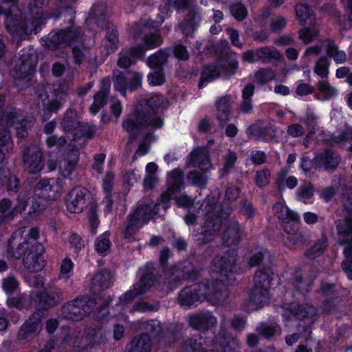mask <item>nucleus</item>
I'll return each mask as SVG.
<instances>
[{
    "label": "nucleus",
    "mask_w": 352,
    "mask_h": 352,
    "mask_svg": "<svg viewBox=\"0 0 352 352\" xmlns=\"http://www.w3.org/2000/svg\"><path fill=\"white\" fill-rule=\"evenodd\" d=\"M47 0H31L28 6V12H23V40L25 36L39 33L45 25L47 21L53 19L54 21L59 20L62 16L69 15V21L72 22L76 12L70 6H63L52 11L47 12L43 9Z\"/></svg>",
    "instance_id": "1"
},
{
    "label": "nucleus",
    "mask_w": 352,
    "mask_h": 352,
    "mask_svg": "<svg viewBox=\"0 0 352 352\" xmlns=\"http://www.w3.org/2000/svg\"><path fill=\"white\" fill-rule=\"evenodd\" d=\"M223 289L218 281L210 280L186 285L178 294L177 303L185 309L197 307L204 300L212 303H219L222 300Z\"/></svg>",
    "instance_id": "2"
},
{
    "label": "nucleus",
    "mask_w": 352,
    "mask_h": 352,
    "mask_svg": "<svg viewBox=\"0 0 352 352\" xmlns=\"http://www.w3.org/2000/svg\"><path fill=\"white\" fill-rule=\"evenodd\" d=\"M204 208L205 221L195 234V241L199 245H204L212 241L216 233L220 230L223 221L228 217L222 206L219 205L217 200L214 198L212 201L207 199Z\"/></svg>",
    "instance_id": "3"
},
{
    "label": "nucleus",
    "mask_w": 352,
    "mask_h": 352,
    "mask_svg": "<svg viewBox=\"0 0 352 352\" xmlns=\"http://www.w3.org/2000/svg\"><path fill=\"white\" fill-rule=\"evenodd\" d=\"M155 22L152 20L147 21L144 24L134 23L129 29V34L135 42H140L133 45L132 53L138 56H142L144 59L146 52L160 46L163 38L160 32L157 30L146 32V28H158L163 22Z\"/></svg>",
    "instance_id": "4"
},
{
    "label": "nucleus",
    "mask_w": 352,
    "mask_h": 352,
    "mask_svg": "<svg viewBox=\"0 0 352 352\" xmlns=\"http://www.w3.org/2000/svg\"><path fill=\"white\" fill-rule=\"evenodd\" d=\"M206 258L201 254L191 252L184 261L170 266L168 275L171 276L170 283L175 285L183 284L184 281L197 280L204 270Z\"/></svg>",
    "instance_id": "5"
},
{
    "label": "nucleus",
    "mask_w": 352,
    "mask_h": 352,
    "mask_svg": "<svg viewBox=\"0 0 352 352\" xmlns=\"http://www.w3.org/2000/svg\"><path fill=\"white\" fill-rule=\"evenodd\" d=\"M62 17L65 22H67L68 26L63 29L53 30L40 40L41 45L49 50H57L82 41L83 33L81 28L74 25L76 16L74 17L72 22L69 21V15H67L66 18L65 16Z\"/></svg>",
    "instance_id": "6"
},
{
    "label": "nucleus",
    "mask_w": 352,
    "mask_h": 352,
    "mask_svg": "<svg viewBox=\"0 0 352 352\" xmlns=\"http://www.w3.org/2000/svg\"><path fill=\"white\" fill-rule=\"evenodd\" d=\"M40 237V231L38 227H32L28 233L23 237V246H27L23 250V267L32 270H41L46 265L44 258L45 249L42 243L38 242Z\"/></svg>",
    "instance_id": "7"
},
{
    "label": "nucleus",
    "mask_w": 352,
    "mask_h": 352,
    "mask_svg": "<svg viewBox=\"0 0 352 352\" xmlns=\"http://www.w3.org/2000/svg\"><path fill=\"white\" fill-rule=\"evenodd\" d=\"M238 258V252L236 249H229L219 259H217L214 267L219 277L210 282L218 281V285L232 286L236 282L235 276L236 265Z\"/></svg>",
    "instance_id": "8"
},
{
    "label": "nucleus",
    "mask_w": 352,
    "mask_h": 352,
    "mask_svg": "<svg viewBox=\"0 0 352 352\" xmlns=\"http://www.w3.org/2000/svg\"><path fill=\"white\" fill-rule=\"evenodd\" d=\"M153 210L150 204H142L130 214L126 219V225L123 231L124 239H132L153 218Z\"/></svg>",
    "instance_id": "9"
},
{
    "label": "nucleus",
    "mask_w": 352,
    "mask_h": 352,
    "mask_svg": "<svg viewBox=\"0 0 352 352\" xmlns=\"http://www.w3.org/2000/svg\"><path fill=\"white\" fill-rule=\"evenodd\" d=\"M97 304L95 298L78 296L63 306V313L68 320L80 321L94 311Z\"/></svg>",
    "instance_id": "10"
},
{
    "label": "nucleus",
    "mask_w": 352,
    "mask_h": 352,
    "mask_svg": "<svg viewBox=\"0 0 352 352\" xmlns=\"http://www.w3.org/2000/svg\"><path fill=\"white\" fill-rule=\"evenodd\" d=\"M107 337L100 324L87 327L84 329L81 336H75L73 346L78 352H84L88 349L105 344Z\"/></svg>",
    "instance_id": "11"
},
{
    "label": "nucleus",
    "mask_w": 352,
    "mask_h": 352,
    "mask_svg": "<svg viewBox=\"0 0 352 352\" xmlns=\"http://www.w3.org/2000/svg\"><path fill=\"white\" fill-rule=\"evenodd\" d=\"M296 320H298V331L308 339L312 333L313 325L316 320V309L308 303L298 304L291 309Z\"/></svg>",
    "instance_id": "12"
},
{
    "label": "nucleus",
    "mask_w": 352,
    "mask_h": 352,
    "mask_svg": "<svg viewBox=\"0 0 352 352\" xmlns=\"http://www.w3.org/2000/svg\"><path fill=\"white\" fill-rule=\"evenodd\" d=\"M143 75L138 72L127 70L114 74L113 86L121 96H125L127 91H135L142 87Z\"/></svg>",
    "instance_id": "13"
},
{
    "label": "nucleus",
    "mask_w": 352,
    "mask_h": 352,
    "mask_svg": "<svg viewBox=\"0 0 352 352\" xmlns=\"http://www.w3.org/2000/svg\"><path fill=\"white\" fill-rule=\"evenodd\" d=\"M145 112L140 108L135 107L133 113L129 114L122 122V126L129 135V139L133 141L148 129V120Z\"/></svg>",
    "instance_id": "14"
},
{
    "label": "nucleus",
    "mask_w": 352,
    "mask_h": 352,
    "mask_svg": "<svg viewBox=\"0 0 352 352\" xmlns=\"http://www.w3.org/2000/svg\"><path fill=\"white\" fill-rule=\"evenodd\" d=\"M138 273L139 280L135 285L143 294L148 292L160 281V275L156 264L153 261L146 263L143 267L138 269Z\"/></svg>",
    "instance_id": "15"
},
{
    "label": "nucleus",
    "mask_w": 352,
    "mask_h": 352,
    "mask_svg": "<svg viewBox=\"0 0 352 352\" xmlns=\"http://www.w3.org/2000/svg\"><path fill=\"white\" fill-rule=\"evenodd\" d=\"M280 53L268 46L250 49L242 54V60L248 63L260 62L263 64L271 63L280 58Z\"/></svg>",
    "instance_id": "16"
},
{
    "label": "nucleus",
    "mask_w": 352,
    "mask_h": 352,
    "mask_svg": "<svg viewBox=\"0 0 352 352\" xmlns=\"http://www.w3.org/2000/svg\"><path fill=\"white\" fill-rule=\"evenodd\" d=\"M62 296L60 289L52 287L37 292L36 294L35 305L37 311H47L56 306Z\"/></svg>",
    "instance_id": "17"
},
{
    "label": "nucleus",
    "mask_w": 352,
    "mask_h": 352,
    "mask_svg": "<svg viewBox=\"0 0 352 352\" xmlns=\"http://www.w3.org/2000/svg\"><path fill=\"white\" fill-rule=\"evenodd\" d=\"M111 273L104 269L95 274L91 280L90 292L92 298L98 301L104 296V292L112 285Z\"/></svg>",
    "instance_id": "18"
},
{
    "label": "nucleus",
    "mask_w": 352,
    "mask_h": 352,
    "mask_svg": "<svg viewBox=\"0 0 352 352\" xmlns=\"http://www.w3.org/2000/svg\"><path fill=\"white\" fill-rule=\"evenodd\" d=\"M87 190L82 187L74 188L65 199L67 210L70 213H80L85 208Z\"/></svg>",
    "instance_id": "19"
},
{
    "label": "nucleus",
    "mask_w": 352,
    "mask_h": 352,
    "mask_svg": "<svg viewBox=\"0 0 352 352\" xmlns=\"http://www.w3.org/2000/svg\"><path fill=\"white\" fill-rule=\"evenodd\" d=\"M246 133L250 138L261 142H270L276 137L274 126L262 122L250 124L246 130Z\"/></svg>",
    "instance_id": "20"
},
{
    "label": "nucleus",
    "mask_w": 352,
    "mask_h": 352,
    "mask_svg": "<svg viewBox=\"0 0 352 352\" xmlns=\"http://www.w3.org/2000/svg\"><path fill=\"white\" fill-rule=\"evenodd\" d=\"M340 155L338 153L329 148L316 153L314 156L316 168H323L325 170H336L340 164Z\"/></svg>",
    "instance_id": "21"
},
{
    "label": "nucleus",
    "mask_w": 352,
    "mask_h": 352,
    "mask_svg": "<svg viewBox=\"0 0 352 352\" xmlns=\"http://www.w3.org/2000/svg\"><path fill=\"white\" fill-rule=\"evenodd\" d=\"M217 322L216 317L210 311H200L189 317V325L195 330L208 331L214 327Z\"/></svg>",
    "instance_id": "22"
},
{
    "label": "nucleus",
    "mask_w": 352,
    "mask_h": 352,
    "mask_svg": "<svg viewBox=\"0 0 352 352\" xmlns=\"http://www.w3.org/2000/svg\"><path fill=\"white\" fill-rule=\"evenodd\" d=\"M280 279L270 268L257 270L254 276V285L261 289H270L274 288L279 284Z\"/></svg>",
    "instance_id": "23"
},
{
    "label": "nucleus",
    "mask_w": 352,
    "mask_h": 352,
    "mask_svg": "<svg viewBox=\"0 0 352 352\" xmlns=\"http://www.w3.org/2000/svg\"><path fill=\"white\" fill-rule=\"evenodd\" d=\"M30 148L23 146V166L29 164L30 173H38L45 166V160L42 152L38 148H34V151L30 154Z\"/></svg>",
    "instance_id": "24"
},
{
    "label": "nucleus",
    "mask_w": 352,
    "mask_h": 352,
    "mask_svg": "<svg viewBox=\"0 0 352 352\" xmlns=\"http://www.w3.org/2000/svg\"><path fill=\"white\" fill-rule=\"evenodd\" d=\"M315 279V275L305 277L300 271L295 270L292 274V285L296 292L306 296L311 292Z\"/></svg>",
    "instance_id": "25"
},
{
    "label": "nucleus",
    "mask_w": 352,
    "mask_h": 352,
    "mask_svg": "<svg viewBox=\"0 0 352 352\" xmlns=\"http://www.w3.org/2000/svg\"><path fill=\"white\" fill-rule=\"evenodd\" d=\"M221 74L222 73L217 60L215 63L204 65L200 73L198 88L199 89L204 88L209 82L219 78Z\"/></svg>",
    "instance_id": "26"
},
{
    "label": "nucleus",
    "mask_w": 352,
    "mask_h": 352,
    "mask_svg": "<svg viewBox=\"0 0 352 352\" xmlns=\"http://www.w3.org/2000/svg\"><path fill=\"white\" fill-rule=\"evenodd\" d=\"M31 204L28 208L27 214L23 216V221L28 223L34 221L42 215L43 212L47 207L48 203L45 199L39 198V197L32 196L29 199Z\"/></svg>",
    "instance_id": "27"
},
{
    "label": "nucleus",
    "mask_w": 352,
    "mask_h": 352,
    "mask_svg": "<svg viewBox=\"0 0 352 352\" xmlns=\"http://www.w3.org/2000/svg\"><path fill=\"white\" fill-rule=\"evenodd\" d=\"M222 242L227 247L237 245L241 239L240 225L238 222L228 224L222 233Z\"/></svg>",
    "instance_id": "28"
},
{
    "label": "nucleus",
    "mask_w": 352,
    "mask_h": 352,
    "mask_svg": "<svg viewBox=\"0 0 352 352\" xmlns=\"http://www.w3.org/2000/svg\"><path fill=\"white\" fill-rule=\"evenodd\" d=\"M185 175L183 170L175 168L167 174V185L168 191L172 192H179L185 189Z\"/></svg>",
    "instance_id": "29"
},
{
    "label": "nucleus",
    "mask_w": 352,
    "mask_h": 352,
    "mask_svg": "<svg viewBox=\"0 0 352 352\" xmlns=\"http://www.w3.org/2000/svg\"><path fill=\"white\" fill-rule=\"evenodd\" d=\"M88 20L95 23L98 27L103 28L108 21L107 8L102 3H94L89 13Z\"/></svg>",
    "instance_id": "30"
},
{
    "label": "nucleus",
    "mask_w": 352,
    "mask_h": 352,
    "mask_svg": "<svg viewBox=\"0 0 352 352\" xmlns=\"http://www.w3.org/2000/svg\"><path fill=\"white\" fill-rule=\"evenodd\" d=\"M288 172L289 170L287 168H283L277 175L275 184L277 191L280 194H283L286 188L292 190L298 185V179L295 176H289L287 177Z\"/></svg>",
    "instance_id": "31"
},
{
    "label": "nucleus",
    "mask_w": 352,
    "mask_h": 352,
    "mask_svg": "<svg viewBox=\"0 0 352 352\" xmlns=\"http://www.w3.org/2000/svg\"><path fill=\"white\" fill-rule=\"evenodd\" d=\"M128 352H150L151 349V339L147 333H141L135 337L126 346Z\"/></svg>",
    "instance_id": "32"
},
{
    "label": "nucleus",
    "mask_w": 352,
    "mask_h": 352,
    "mask_svg": "<svg viewBox=\"0 0 352 352\" xmlns=\"http://www.w3.org/2000/svg\"><path fill=\"white\" fill-rule=\"evenodd\" d=\"M105 29L104 45L108 52H115L119 45V34L118 30L113 23H108L104 26Z\"/></svg>",
    "instance_id": "33"
},
{
    "label": "nucleus",
    "mask_w": 352,
    "mask_h": 352,
    "mask_svg": "<svg viewBox=\"0 0 352 352\" xmlns=\"http://www.w3.org/2000/svg\"><path fill=\"white\" fill-rule=\"evenodd\" d=\"M217 118L221 125L226 124L231 119L230 100L228 96L220 98L215 104Z\"/></svg>",
    "instance_id": "34"
},
{
    "label": "nucleus",
    "mask_w": 352,
    "mask_h": 352,
    "mask_svg": "<svg viewBox=\"0 0 352 352\" xmlns=\"http://www.w3.org/2000/svg\"><path fill=\"white\" fill-rule=\"evenodd\" d=\"M328 248V239L325 234L322 233L321 237L316 241L304 255L310 260H314L322 256Z\"/></svg>",
    "instance_id": "35"
},
{
    "label": "nucleus",
    "mask_w": 352,
    "mask_h": 352,
    "mask_svg": "<svg viewBox=\"0 0 352 352\" xmlns=\"http://www.w3.org/2000/svg\"><path fill=\"white\" fill-rule=\"evenodd\" d=\"M344 211L346 215L344 219H338L336 221V227L337 234L343 236V242L346 243L344 237L347 236L349 234H352V208L344 206Z\"/></svg>",
    "instance_id": "36"
},
{
    "label": "nucleus",
    "mask_w": 352,
    "mask_h": 352,
    "mask_svg": "<svg viewBox=\"0 0 352 352\" xmlns=\"http://www.w3.org/2000/svg\"><path fill=\"white\" fill-rule=\"evenodd\" d=\"M186 179L190 186L204 190L207 188L209 177L206 170L194 169L187 173Z\"/></svg>",
    "instance_id": "37"
},
{
    "label": "nucleus",
    "mask_w": 352,
    "mask_h": 352,
    "mask_svg": "<svg viewBox=\"0 0 352 352\" xmlns=\"http://www.w3.org/2000/svg\"><path fill=\"white\" fill-rule=\"evenodd\" d=\"M217 60L222 74L230 76L236 74L239 68V62L235 57L227 54L219 56Z\"/></svg>",
    "instance_id": "38"
},
{
    "label": "nucleus",
    "mask_w": 352,
    "mask_h": 352,
    "mask_svg": "<svg viewBox=\"0 0 352 352\" xmlns=\"http://www.w3.org/2000/svg\"><path fill=\"white\" fill-rule=\"evenodd\" d=\"M60 126L65 132L69 133L76 131L80 126L76 110L68 109L64 113Z\"/></svg>",
    "instance_id": "39"
},
{
    "label": "nucleus",
    "mask_w": 352,
    "mask_h": 352,
    "mask_svg": "<svg viewBox=\"0 0 352 352\" xmlns=\"http://www.w3.org/2000/svg\"><path fill=\"white\" fill-rule=\"evenodd\" d=\"M52 188L50 179H41L34 188V196L39 197V198L45 199V202L48 203L49 201L54 199L55 197V192Z\"/></svg>",
    "instance_id": "40"
},
{
    "label": "nucleus",
    "mask_w": 352,
    "mask_h": 352,
    "mask_svg": "<svg viewBox=\"0 0 352 352\" xmlns=\"http://www.w3.org/2000/svg\"><path fill=\"white\" fill-rule=\"evenodd\" d=\"M296 19L301 25L312 24L316 20V15L311 8L305 3H298L295 6Z\"/></svg>",
    "instance_id": "41"
},
{
    "label": "nucleus",
    "mask_w": 352,
    "mask_h": 352,
    "mask_svg": "<svg viewBox=\"0 0 352 352\" xmlns=\"http://www.w3.org/2000/svg\"><path fill=\"white\" fill-rule=\"evenodd\" d=\"M133 45L126 49L123 53L120 52L118 55L117 65L121 68L126 69L131 66L135 65L138 60H143L142 56H138L132 53Z\"/></svg>",
    "instance_id": "42"
},
{
    "label": "nucleus",
    "mask_w": 352,
    "mask_h": 352,
    "mask_svg": "<svg viewBox=\"0 0 352 352\" xmlns=\"http://www.w3.org/2000/svg\"><path fill=\"white\" fill-rule=\"evenodd\" d=\"M167 59L168 54L160 49L148 57L146 65L151 69H164Z\"/></svg>",
    "instance_id": "43"
},
{
    "label": "nucleus",
    "mask_w": 352,
    "mask_h": 352,
    "mask_svg": "<svg viewBox=\"0 0 352 352\" xmlns=\"http://www.w3.org/2000/svg\"><path fill=\"white\" fill-rule=\"evenodd\" d=\"M269 300L270 291L267 289H261L260 287L254 285L250 294V300L251 302L263 307Z\"/></svg>",
    "instance_id": "44"
},
{
    "label": "nucleus",
    "mask_w": 352,
    "mask_h": 352,
    "mask_svg": "<svg viewBox=\"0 0 352 352\" xmlns=\"http://www.w3.org/2000/svg\"><path fill=\"white\" fill-rule=\"evenodd\" d=\"M23 267L28 271V274H25L23 271V281L30 287L43 288L45 284V278L41 274H37V272H41L42 270H32L28 267Z\"/></svg>",
    "instance_id": "45"
},
{
    "label": "nucleus",
    "mask_w": 352,
    "mask_h": 352,
    "mask_svg": "<svg viewBox=\"0 0 352 352\" xmlns=\"http://www.w3.org/2000/svg\"><path fill=\"white\" fill-rule=\"evenodd\" d=\"M69 248L73 250V256L78 257L82 251H84L86 243L84 239L76 232H71L68 236Z\"/></svg>",
    "instance_id": "46"
},
{
    "label": "nucleus",
    "mask_w": 352,
    "mask_h": 352,
    "mask_svg": "<svg viewBox=\"0 0 352 352\" xmlns=\"http://www.w3.org/2000/svg\"><path fill=\"white\" fill-rule=\"evenodd\" d=\"M161 105L162 102L160 97L158 96H153L146 99L143 102L137 104L135 107L140 108L144 112L147 111L151 114H157Z\"/></svg>",
    "instance_id": "47"
},
{
    "label": "nucleus",
    "mask_w": 352,
    "mask_h": 352,
    "mask_svg": "<svg viewBox=\"0 0 352 352\" xmlns=\"http://www.w3.org/2000/svg\"><path fill=\"white\" fill-rule=\"evenodd\" d=\"M108 94V90L102 89L94 95L93 103L89 107V112L92 115H96L99 111L107 104Z\"/></svg>",
    "instance_id": "48"
},
{
    "label": "nucleus",
    "mask_w": 352,
    "mask_h": 352,
    "mask_svg": "<svg viewBox=\"0 0 352 352\" xmlns=\"http://www.w3.org/2000/svg\"><path fill=\"white\" fill-rule=\"evenodd\" d=\"M198 26L195 15L192 14H188V18L179 24V29L184 36L192 38Z\"/></svg>",
    "instance_id": "49"
},
{
    "label": "nucleus",
    "mask_w": 352,
    "mask_h": 352,
    "mask_svg": "<svg viewBox=\"0 0 352 352\" xmlns=\"http://www.w3.org/2000/svg\"><path fill=\"white\" fill-rule=\"evenodd\" d=\"M41 324V317L37 311L23 322V340L25 336L36 332Z\"/></svg>",
    "instance_id": "50"
},
{
    "label": "nucleus",
    "mask_w": 352,
    "mask_h": 352,
    "mask_svg": "<svg viewBox=\"0 0 352 352\" xmlns=\"http://www.w3.org/2000/svg\"><path fill=\"white\" fill-rule=\"evenodd\" d=\"M110 232L105 231L99 235L95 241V251L100 255H105L111 246L109 239Z\"/></svg>",
    "instance_id": "51"
},
{
    "label": "nucleus",
    "mask_w": 352,
    "mask_h": 352,
    "mask_svg": "<svg viewBox=\"0 0 352 352\" xmlns=\"http://www.w3.org/2000/svg\"><path fill=\"white\" fill-rule=\"evenodd\" d=\"M230 14L237 21H242L246 19L248 14L245 6L240 1L232 2L229 5Z\"/></svg>",
    "instance_id": "52"
},
{
    "label": "nucleus",
    "mask_w": 352,
    "mask_h": 352,
    "mask_svg": "<svg viewBox=\"0 0 352 352\" xmlns=\"http://www.w3.org/2000/svg\"><path fill=\"white\" fill-rule=\"evenodd\" d=\"M88 228L89 232L94 235L97 232V229L100 223L98 214V206L93 204L90 206L87 212Z\"/></svg>",
    "instance_id": "53"
},
{
    "label": "nucleus",
    "mask_w": 352,
    "mask_h": 352,
    "mask_svg": "<svg viewBox=\"0 0 352 352\" xmlns=\"http://www.w3.org/2000/svg\"><path fill=\"white\" fill-rule=\"evenodd\" d=\"M79 159L78 151H72L67 154L65 164L63 170L64 177L69 176L74 170Z\"/></svg>",
    "instance_id": "54"
},
{
    "label": "nucleus",
    "mask_w": 352,
    "mask_h": 352,
    "mask_svg": "<svg viewBox=\"0 0 352 352\" xmlns=\"http://www.w3.org/2000/svg\"><path fill=\"white\" fill-rule=\"evenodd\" d=\"M330 61L327 56H321L315 64L314 72L322 78L328 77Z\"/></svg>",
    "instance_id": "55"
},
{
    "label": "nucleus",
    "mask_w": 352,
    "mask_h": 352,
    "mask_svg": "<svg viewBox=\"0 0 352 352\" xmlns=\"http://www.w3.org/2000/svg\"><path fill=\"white\" fill-rule=\"evenodd\" d=\"M300 216L298 212L292 211L289 207L286 208L284 217L280 221L281 226L285 232L290 234L291 230L287 229V224L290 223H299Z\"/></svg>",
    "instance_id": "56"
},
{
    "label": "nucleus",
    "mask_w": 352,
    "mask_h": 352,
    "mask_svg": "<svg viewBox=\"0 0 352 352\" xmlns=\"http://www.w3.org/2000/svg\"><path fill=\"white\" fill-rule=\"evenodd\" d=\"M315 192V188L314 185L310 182H307L304 184L300 185L296 191V196L299 200L301 199H311Z\"/></svg>",
    "instance_id": "57"
},
{
    "label": "nucleus",
    "mask_w": 352,
    "mask_h": 352,
    "mask_svg": "<svg viewBox=\"0 0 352 352\" xmlns=\"http://www.w3.org/2000/svg\"><path fill=\"white\" fill-rule=\"evenodd\" d=\"M270 171L268 168L258 170L254 179L256 186L261 189L267 186L270 183Z\"/></svg>",
    "instance_id": "58"
},
{
    "label": "nucleus",
    "mask_w": 352,
    "mask_h": 352,
    "mask_svg": "<svg viewBox=\"0 0 352 352\" xmlns=\"http://www.w3.org/2000/svg\"><path fill=\"white\" fill-rule=\"evenodd\" d=\"M147 75V80L151 86L162 85L165 82V74L164 69H155Z\"/></svg>",
    "instance_id": "59"
},
{
    "label": "nucleus",
    "mask_w": 352,
    "mask_h": 352,
    "mask_svg": "<svg viewBox=\"0 0 352 352\" xmlns=\"http://www.w3.org/2000/svg\"><path fill=\"white\" fill-rule=\"evenodd\" d=\"M114 178V174L111 171H107L102 179V188L105 197L112 195Z\"/></svg>",
    "instance_id": "60"
},
{
    "label": "nucleus",
    "mask_w": 352,
    "mask_h": 352,
    "mask_svg": "<svg viewBox=\"0 0 352 352\" xmlns=\"http://www.w3.org/2000/svg\"><path fill=\"white\" fill-rule=\"evenodd\" d=\"M255 77L259 84L265 85L274 79V74L271 69L261 68L256 72Z\"/></svg>",
    "instance_id": "61"
},
{
    "label": "nucleus",
    "mask_w": 352,
    "mask_h": 352,
    "mask_svg": "<svg viewBox=\"0 0 352 352\" xmlns=\"http://www.w3.org/2000/svg\"><path fill=\"white\" fill-rule=\"evenodd\" d=\"M171 252L167 246H164L160 251L159 264L162 272L168 274V270L170 267L168 266V260L171 256Z\"/></svg>",
    "instance_id": "62"
},
{
    "label": "nucleus",
    "mask_w": 352,
    "mask_h": 352,
    "mask_svg": "<svg viewBox=\"0 0 352 352\" xmlns=\"http://www.w3.org/2000/svg\"><path fill=\"white\" fill-rule=\"evenodd\" d=\"M337 237L339 245L341 246L344 245L343 250V255L344 258L352 259V234H349L346 237H344V239H346V243L343 242L342 236L337 234Z\"/></svg>",
    "instance_id": "63"
},
{
    "label": "nucleus",
    "mask_w": 352,
    "mask_h": 352,
    "mask_svg": "<svg viewBox=\"0 0 352 352\" xmlns=\"http://www.w3.org/2000/svg\"><path fill=\"white\" fill-rule=\"evenodd\" d=\"M143 295L140 290L134 284L132 288L126 292L122 296L119 298V301L125 304L132 302L135 298L139 296Z\"/></svg>",
    "instance_id": "64"
}]
</instances>
